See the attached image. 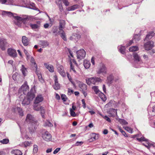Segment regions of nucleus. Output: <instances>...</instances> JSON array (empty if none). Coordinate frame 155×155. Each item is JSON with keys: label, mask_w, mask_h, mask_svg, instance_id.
Instances as JSON below:
<instances>
[{"label": "nucleus", "mask_w": 155, "mask_h": 155, "mask_svg": "<svg viewBox=\"0 0 155 155\" xmlns=\"http://www.w3.org/2000/svg\"><path fill=\"white\" fill-rule=\"evenodd\" d=\"M26 120L27 122H29V129L30 132L31 133L33 132L37 128L38 125V122L30 114H28Z\"/></svg>", "instance_id": "nucleus-1"}, {"label": "nucleus", "mask_w": 155, "mask_h": 155, "mask_svg": "<svg viewBox=\"0 0 155 155\" xmlns=\"http://www.w3.org/2000/svg\"><path fill=\"white\" fill-rule=\"evenodd\" d=\"M133 57L134 61L133 64V66L136 68H139L140 67V64L142 62L138 55L135 53L133 54Z\"/></svg>", "instance_id": "nucleus-2"}, {"label": "nucleus", "mask_w": 155, "mask_h": 155, "mask_svg": "<svg viewBox=\"0 0 155 155\" xmlns=\"http://www.w3.org/2000/svg\"><path fill=\"white\" fill-rule=\"evenodd\" d=\"M86 81L87 84L90 85L91 84H95L97 83L101 82L102 80L99 78L92 77L87 78Z\"/></svg>", "instance_id": "nucleus-3"}, {"label": "nucleus", "mask_w": 155, "mask_h": 155, "mask_svg": "<svg viewBox=\"0 0 155 155\" xmlns=\"http://www.w3.org/2000/svg\"><path fill=\"white\" fill-rule=\"evenodd\" d=\"M9 46V44L7 42V40L4 38L0 39V48L2 51H5L7 47Z\"/></svg>", "instance_id": "nucleus-4"}, {"label": "nucleus", "mask_w": 155, "mask_h": 155, "mask_svg": "<svg viewBox=\"0 0 155 155\" xmlns=\"http://www.w3.org/2000/svg\"><path fill=\"white\" fill-rule=\"evenodd\" d=\"M86 52L83 49H81L77 51L78 59L80 60L84 59L85 56Z\"/></svg>", "instance_id": "nucleus-5"}, {"label": "nucleus", "mask_w": 155, "mask_h": 155, "mask_svg": "<svg viewBox=\"0 0 155 155\" xmlns=\"http://www.w3.org/2000/svg\"><path fill=\"white\" fill-rule=\"evenodd\" d=\"M29 87L27 84V82H25L19 89L18 93H21L22 92L24 94H25L28 91Z\"/></svg>", "instance_id": "nucleus-6"}, {"label": "nucleus", "mask_w": 155, "mask_h": 155, "mask_svg": "<svg viewBox=\"0 0 155 155\" xmlns=\"http://www.w3.org/2000/svg\"><path fill=\"white\" fill-rule=\"evenodd\" d=\"M12 111L15 113L18 112L21 116H22L24 115L22 108L18 106H14L12 109Z\"/></svg>", "instance_id": "nucleus-7"}, {"label": "nucleus", "mask_w": 155, "mask_h": 155, "mask_svg": "<svg viewBox=\"0 0 155 155\" xmlns=\"http://www.w3.org/2000/svg\"><path fill=\"white\" fill-rule=\"evenodd\" d=\"M24 3L25 5L23 7L27 8H28L31 9L36 11H39L38 8H36L35 6V4L32 2H25L24 1Z\"/></svg>", "instance_id": "nucleus-8"}, {"label": "nucleus", "mask_w": 155, "mask_h": 155, "mask_svg": "<svg viewBox=\"0 0 155 155\" xmlns=\"http://www.w3.org/2000/svg\"><path fill=\"white\" fill-rule=\"evenodd\" d=\"M34 109L36 111H40V113L42 117L45 118L44 114L45 113V110L44 108L42 107L38 106L36 105H33Z\"/></svg>", "instance_id": "nucleus-9"}, {"label": "nucleus", "mask_w": 155, "mask_h": 155, "mask_svg": "<svg viewBox=\"0 0 155 155\" xmlns=\"http://www.w3.org/2000/svg\"><path fill=\"white\" fill-rule=\"evenodd\" d=\"M42 138L45 140L49 141L51 140V135L48 132L46 131L42 134Z\"/></svg>", "instance_id": "nucleus-10"}, {"label": "nucleus", "mask_w": 155, "mask_h": 155, "mask_svg": "<svg viewBox=\"0 0 155 155\" xmlns=\"http://www.w3.org/2000/svg\"><path fill=\"white\" fill-rule=\"evenodd\" d=\"M144 47L146 50H150L153 47V42L152 41H148L144 44Z\"/></svg>", "instance_id": "nucleus-11"}, {"label": "nucleus", "mask_w": 155, "mask_h": 155, "mask_svg": "<svg viewBox=\"0 0 155 155\" xmlns=\"http://www.w3.org/2000/svg\"><path fill=\"white\" fill-rule=\"evenodd\" d=\"M54 84L53 85L54 88L55 90H58L60 89V84L58 82V78L56 75L54 76Z\"/></svg>", "instance_id": "nucleus-12"}, {"label": "nucleus", "mask_w": 155, "mask_h": 155, "mask_svg": "<svg viewBox=\"0 0 155 155\" xmlns=\"http://www.w3.org/2000/svg\"><path fill=\"white\" fill-rule=\"evenodd\" d=\"M43 100V98L41 95H38L36 97L34 102V105L38 106V104L41 102Z\"/></svg>", "instance_id": "nucleus-13"}, {"label": "nucleus", "mask_w": 155, "mask_h": 155, "mask_svg": "<svg viewBox=\"0 0 155 155\" xmlns=\"http://www.w3.org/2000/svg\"><path fill=\"white\" fill-rule=\"evenodd\" d=\"M7 52L8 55L12 57L15 58L17 56V53L15 49L9 48L8 49Z\"/></svg>", "instance_id": "nucleus-14"}, {"label": "nucleus", "mask_w": 155, "mask_h": 155, "mask_svg": "<svg viewBox=\"0 0 155 155\" xmlns=\"http://www.w3.org/2000/svg\"><path fill=\"white\" fill-rule=\"evenodd\" d=\"M98 74L102 73V74H105L107 73V68L104 65H103L97 71Z\"/></svg>", "instance_id": "nucleus-15"}, {"label": "nucleus", "mask_w": 155, "mask_h": 155, "mask_svg": "<svg viewBox=\"0 0 155 155\" xmlns=\"http://www.w3.org/2000/svg\"><path fill=\"white\" fill-rule=\"evenodd\" d=\"M78 85L81 91H85L87 89V85L82 82L79 81Z\"/></svg>", "instance_id": "nucleus-16"}, {"label": "nucleus", "mask_w": 155, "mask_h": 155, "mask_svg": "<svg viewBox=\"0 0 155 155\" xmlns=\"http://www.w3.org/2000/svg\"><path fill=\"white\" fill-rule=\"evenodd\" d=\"M140 38L139 37V36L137 35H135L133 38V40H131L130 41L129 43L127 44V46H130L133 42V41H135L136 42L139 41V40H140Z\"/></svg>", "instance_id": "nucleus-17"}, {"label": "nucleus", "mask_w": 155, "mask_h": 155, "mask_svg": "<svg viewBox=\"0 0 155 155\" xmlns=\"http://www.w3.org/2000/svg\"><path fill=\"white\" fill-rule=\"evenodd\" d=\"M70 72L72 74L74 75L77 74V72L75 70L74 66L72 63L71 61L70 62Z\"/></svg>", "instance_id": "nucleus-18"}, {"label": "nucleus", "mask_w": 155, "mask_h": 155, "mask_svg": "<svg viewBox=\"0 0 155 155\" xmlns=\"http://www.w3.org/2000/svg\"><path fill=\"white\" fill-rule=\"evenodd\" d=\"M58 72L63 77H64L66 76V74L64 69V68L62 66H61L58 67Z\"/></svg>", "instance_id": "nucleus-19"}, {"label": "nucleus", "mask_w": 155, "mask_h": 155, "mask_svg": "<svg viewBox=\"0 0 155 155\" xmlns=\"http://www.w3.org/2000/svg\"><path fill=\"white\" fill-rule=\"evenodd\" d=\"M91 138L88 140L89 142L94 141L98 138V135L95 133H92L91 135Z\"/></svg>", "instance_id": "nucleus-20"}, {"label": "nucleus", "mask_w": 155, "mask_h": 155, "mask_svg": "<svg viewBox=\"0 0 155 155\" xmlns=\"http://www.w3.org/2000/svg\"><path fill=\"white\" fill-rule=\"evenodd\" d=\"M35 94L33 93H32L31 92H28L26 97L31 101L35 97Z\"/></svg>", "instance_id": "nucleus-21"}, {"label": "nucleus", "mask_w": 155, "mask_h": 155, "mask_svg": "<svg viewBox=\"0 0 155 155\" xmlns=\"http://www.w3.org/2000/svg\"><path fill=\"white\" fill-rule=\"evenodd\" d=\"M45 67L50 72L54 71L53 66L51 65H49L48 63H45L44 64Z\"/></svg>", "instance_id": "nucleus-22"}, {"label": "nucleus", "mask_w": 155, "mask_h": 155, "mask_svg": "<svg viewBox=\"0 0 155 155\" xmlns=\"http://www.w3.org/2000/svg\"><path fill=\"white\" fill-rule=\"evenodd\" d=\"M22 43L25 46L28 45L29 43L28 38L25 36H23L22 38Z\"/></svg>", "instance_id": "nucleus-23"}, {"label": "nucleus", "mask_w": 155, "mask_h": 155, "mask_svg": "<svg viewBox=\"0 0 155 155\" xmlns=\"http://www.w3.org/2000/svg\"><path fill=\"white\" fill-rule=\"evenodd\" d=\"M109 113L112 117H114L115 115L117 116V110L113 108H111L110 109L109 111Z\"/></svg>", "instance_id": "nucleus-24"}, {"label": "nucleus", "mask_w": 155, "mask_h": 155, "mask_svg": "<svg viewBox=\"0 0 155 155\" xmlns=\"http://www.w3.org/2000/svg\"><path fill=\"white\" fill-rule=\"evenodd\" d=\"M2 14L3 15H6L10 17L13 16L14 18L15 16H14V15H16L15 14H13L10 12H8L5 11H2Z\"/></svg>", "instance_id": "nucleus-25"}, {"label": "nucleus", "mask_w": 155, "mask_h": 155, "mask_svg": "<svg viewBox=\"0 0 155 155\" xmlns=\"http://www.w3.org/2000/svg\"><path fill=\"white\" fill-rule=\"evenodd\" d=\"M0 2L2 4H6L8 5H13V0H0Z\"/></svg>", "instance_id": "nucleus-26"}, {"label": "nucleus", "mask_w": 155, "mask_h": 155, "mask_svg": "<svg viewBox=\"0 0 155 155\" xmlns=\"http://www.w3.org/2000/svg\"><path fill=\"white\" fill-rule=\"evenodd\" d=\"M31 101L28 99L26 97H25L22 101V104L24 106H26L29 104Z\"/></svg>", "instance_id": "nucleus-27"}, {"label": "nucleus", "mask_w": 155, "mask_h": 155, "mask_svg": "<svg viewBox=\"0 0 155 155\" xmlns=\"http://www.w3.org/2000/svg\"><path fill=\"white\" fill-rule=\"evenodd\" d=\"M78 5H75L72 6L68 7L67 10L68 11H71L75 10V9L78 8Z\"/></svg>", "instance_id": "nucleus-28"}, {"label": "nucleus", "mask_w": 155, "mask_h": 155, "mask_svg": "<svg viewBox=\"0 0 155 155\" xmlns=\"http://www.w3.org/2000/svg\"><path fill=\"white\" fill-rule=\"evenodd\" d=\"M154 33L152 31L150 32L147 35L145 39L147 40L151 39L153 36H154Z\"/></svg>", "instance_id": "nucleus-29"}, {"label": "nucleus", "mask_w": 155, "mask_h": 155, "mask_svg": "<svg viewBox=\"0 0 155 155\" xmlns=\"http://www.w3.org/2000/svg\"><path fill=\"white\" fill-rule=\"evenodd\" d=\"M114 76L113 74H110L107 77V80L110 83H112L114 79Z\"/></svg>", "instance_id": "nucleus-30"}, {"label": "nucleus", "mask_w": 155, "mask_h": 155, "mask_svg": "<svg viewBox=\"0 0 155 155\" xmlns=\"http://www.w3.org/2000/svg\"><path fill=\"white\" fill-rule=\"evenodd\" d=\"M118 49L120 52L123 54L125 53V48L124 46L120 45L118 47Z\"/></svg>", "instance_id": "nucleus-31"}, {"label": "nucleus", "mask_w": 155, "mask_h": 155, "mask_svg": "<svg viewBox=\"0 0 155 155\" xmlns=\"http://www.w3.org/2000/svg\"><path fill=\"white\" fill-rule=\"evenodd\" d=\"M84 65L85 68L86 69L88 68L91 65L90 61L86 60H84Z\"/></svg>", "instance_id": "nucleus-32"}, {"label": "nucleus", "mask_w": 155, "mask_h": 155, "mask_svg": "<svg viewBox=\"0 0 155 155\" xmlns=\"http://www.w3.org/2000/svg\"><path fill=\"white\" fill-rule=\"evenodd\" d=\"M59 29L60 31H62V28H64L65 25V22L64 20H62L60 21Z\"/></svg>", "instance_id": "nucleus-33"}, {"label": "nucleus", "mask_w": 155, "mask_h": 155, "mask_svg": "<svg viewBox=\"0 0 155 155\" xmlns=\"http://www.w3.org/2000/svg\"><path fill=\"white\" fill-rule=\"evenodd\" d=\"M21 70L23 75L24 76H26L27 74V71L26 68H25L24 66L23 65H22L21 68Z\"/></svg>", "instance_id": "nucleus-34"}, {"label": "nucleus", "mask_w": 155, "mask_h": 155, "mask_svg": "<svg viewBox=\"0 0 155 155\" xmlns=\"http://www.w3.org/2000/svg\"><path fill=\"white\" fill-rule=\"evenodd\" d=\"M98 94L103 101H105L106 100L107 97L103 93L101 92Z\"/></svg>", "instance_id": "nucleus-35"}, {"label": "nucleus", "mask_w": 155, "mask_h": 155, "mask_svg": "<svg viewBox=\"0 0 155 155\" xmlns=\"http://www.w3.org/2000/svg\"><path fill=\"white\" fill-rule=\"evenodd\" d=\"M60 34L61 38L65 41L67 40V38L65 35L64 32L63 31H59Z\"/></svg>", "instance_id": "nucleus-36"}, {"label": "nucleus", "mask_w": 155, "mask_h": 155, "mask_svg": "<svg viewBox=\"0 0 155 155\" xmlns=\"http://www.w3.org/2000/svg\"><path fill=\"white\" fill-rule=\"evenodd\" d=\"M11 153L14 154L15 155H22V153L19 150H12L11 151Z\"/></svg>", "instance_id": "nucleus-37"}, {"label": "nucleus", "mask_w": 155, "mask_h": 155, "mask_svg": "<svg viewBox=\"0 0 155 155\" xmlns=\"http://www.w3.org/2000/svg\"><path fill=\"white\" fill-rule=\"evenodd\" d=\"M30 26L31 27L32 29H38L40 27V24H29Z\"/></svg>", "instance_id": "nucleus-38"}, {"label": "nucleus", "mask_w": 155, "mask_h": 155, "mask_svg": "<svg viewBox=\"0 0 155 155\" xmlns=\"http://www.w3.org/2000/svg\"><path fill=\"white\" fill-rule=\"evenodd\" d=\"M92 89L94 90L96 94H98L99 93V92H101L98 89V86H93L92 87Z\"/></svg>", "instance_id": "nucleus-39"}, {"label": "nucleus", "mask_w": 155, "mask_h": 155, "mask_svg": "<svg viewBox=\"0 0 155 155\" xmlns=\"http://www.w3.org/2000/svg\"><path fill=\"white\" fill-rule=\"evenodd\" d=\"M138 48L137 46H133L129 48V50L130 51H135L138 50Z\"/></svg>", "instance_id": "nucleus-40"}, {"label": "nucleus", "mask_w": 155, "mask_h": 155, "mask_svg": "<svg viewBox=\"0 0 155 155\" xmlns=\"http://www.w3.org/2000/svg\"><path fill=\"white\" fill-rule=\"evenodd\" d=\"M41 45L43 46V48L46 47L49 45L48 42L46 41H41Z\"/></svg>", "instance_id": "nucleus-41"}, {"label": "nucleus", "mask_w": 155, "mask_h": 155, "mask_svg": "<svg viewBox=\"0 0 155 155\" xmlns=\"http://www.w3.org/2000/svg\"><path fill=\"white\" fill-rule=\"evenodd\" d=\"M115 102L114 100H110V102L106 105V106L109 107H113L114 105Z\"/></svg>", "instance_id": "nucleus-42"}, {"label": "nucleus", "mask_w": 155, "mask_h": 155, "mask_svg": "<svg viewBox=\"0 0 155 155\" xmlns=\"http://www.w3.org/2000/svg\"><path fill=\"white\" fill-rule=\"evenodd\" d=\"M31 63L32 65H33L35 68H37V65L36 63L34 58L32 57L31 59Z\"/></svg>", "instance_id": "nucleus-43"}, {"label": "nucleus", "mask_w": 155, "mask_h": 155, "mask_svg": "<svg viewBox=\"0 0 155 155\" xmlns=\"http://www.w3.org/2000/svg\"><path fill=\"white\" fill-rule=\"evenodd\" d=\"M120 123L122 125H126L128 124V122L125 120L120 119L119 120Z\"/></svg>", "instance_id": "nucleus-44"}, {"label": "nucleus", "mask_w": 155, "mask_h": 155, "mask_svg": "<svg viewBox=\"0 0 155 155\" xmlns=\"http://www.w3.org/2000/svg\"><path fill=\"white\" fill-rule=\"evenodd\" d=\"M100 115L106 120L108 122H111V120L110 118L108 117L106 115H104L101 114Z\"/></svg>", "instance_id": "nucleus-45"}, {"label": "nucleus", "mask_w": 155, "mask_h": 155, "mask_svg": "<svg viewBox=\"0 0 155 155\" xmlns=\"http://www.w3.org/2000/svg\"><path fill=\"white\" fill-rule=\"evenodd\" d=\"M9 140L8 139H4L2 140H0V142L2 144H7L9 142Z\"/></svg>", "instance_id": "nucleus-46"}, {"label": "nucleus", "mask_w": 155, "mask_h": 155, "mask_svg": "<svg viewBox=\"0 0 155 155\" xmlns=\"http://www.w3.org/2000/svg\"><path fill=\"white\" fill-rule=\"evenodd\" d=\"M44 126H45L52 127L53 126V125L49 121H47L45 123Z\"/></svg>", "instance_id": "nucleus-47"}, {"label": "nucleus", "mask_w": 155, "mask_h": 155, "mask_svg": "<svg viewBox=\"0 0 155 155\" xmlns=\"http://www.w3.org/2000/svg\"><path fill=\"white\" fill-rule=\"evenodd\" d=\"M20 130L22 134V138L24 139H27L28 137L27 135L25 133H23L22 132L21 129L20 128Z\"/></svg>", "instance_id": "nucleus-48"}, {"label": "nucleus", "mask_w": 155, "mask_h": 155, "mask_svg": "<svg viewBox=\"0 0 155 155\" xmlns=\"http://www.w3.org/2000/svg\"><path fill=\"white\" fill-rule=\"evenodd\" d=\"M124 128L129 133L131 134L132 133V130L131 128L128 127H124Z\"/></svg>", "instance_id": "nucleus-49"}, {"label": "nucleus", "mask_w": 155, "mask_h": 155, "mask_svg": "<svg viewBox=\"0 0 155 155\" xmlns=\"http://www.w3.org/2000/svg\"><path fill=\"white\" fill-rule=\"evenodd\" d=\"M38 150V147L37 145H34V149L33 152L34 153H37Z\"/></svg>", "instance_id": "nucleus-50"}, {"label": "nucleus", "mask_w": 155, "mask_h": 155, "mask_svg": "<svg viewBox=\"0 0 155 155\" xmlns=\"http://www.w3.org/2000/svg\"><path fill=\"white\" fill-rule=\"evenodd\" d=\"M70 114L73 117L76 116V114L72 109H70Z\"/></svg>", "instance_id": "nucleus-51"}, {"label": "nucleus", "mask_w": 155, "mask_h": 155, "mask_svg": "<svg viewBox=\"0 0 155 155\" xmlns=\"http://www.w3.org/2000/svg\"><path fill=\"white\" fill-rule=\"evenodd\" d=\"M28 20L29 19L27 18H22L21 22H23L24 24H25Z\"/></svg>", "instance_id": "nucleus-52"}, {"label": "nucleus", "mask_w": 155, "mask_h": 155, "mask_svg": "<svg viewBox=\"0 0 155 155\" xmlns=\"http://www.w3.org/2000/svg\"><path fill=\"white\" fill-rule=\"evenodd\" d=\"M28 20L29 19L27 18H22L21 22H23L24 24H25Z\"/></svg>", "instance_id": "nucleus-53"}, {"label": "nucleus", "mask_w": 155, "mask_h": 155, "mask_svg": "<svg viewBox=\"0 0 155 155\" xmlns=\"http://www.w3.org/2000/svg\"><path fill=\"white\" fill-rule=\"evenodd\" d=\"M14 18H15L17 20L18 22H19L20 23L21 22L22 19L21 17L18 16H15Z\"/></svg>", "instance_id": "nucleus-54"}, {"label": "nucleus", "mask_w": 155, "mask_h": 155, "mask_svg": "<svg viewBox=\"0 0 155 155\" xmlns=\"http://www.w3.org/2000/svg\"><path fill=\"white\" fill-rule=\"evenodd\" d=\"M55 2L58 5H59V7H60V9H61V7H62V5L61 4V0H55Z\"/></svg>", "instance_id": "nucleus-55"}, {"label": "nucleus", "mask_w": 155, "mask_h": 155, "mask_svg": "<svg viewBox=\"0 0 155 155\" xmlns=\"http://www.w3.org/2000/svg\"><path fill=\"white\" fill-rule=\"evenodd\" d=\"M137 140L139 141H146L147 140L144 137H141L140 138H137Z\"/></svg>", "instance_id": "nucleus-56"}, {"label": "nucleus", "mask_w": 155, "mask_h": 155, "mask_svg": "<svg viewBox=\"0 0 155 155\" xmlns=\"http://www.w3.org/2000/svg\"><path fill=\"white\" fill-rule=\"evenodd\" d=\"M61 98L64 101H66L67 99V97L64 94H62L61 95Z\"/></svg>", "instance_id": "nucleus-57"}, {"label": "nucleus", "mask_w": 155, "mask_h": 155, "mask_svg": "<svg viewBox=\"0 0 155 155\" xmlns=\"http://www.w3.org/2000/svg\"><path fill=\"white\" fill-rule=\"evenodd\" d=\"M120 78L118 76H117L114 78V80L115 82L118 83L119 82Z\"/></svg>", "instance_id": "nucleus-58"}, {"label": "nucleus", "mask_w": 155, "mask_h": 155, "mask_svg": "<svg viewBox=\"0 0 155 155\" xmlns=\"http://www.w3.org/2000/svg\"><path fill=\"white\" fill-rule=\"evenodd\" d=\"M38 76V79L41 82V83H43V82H44V79L42 78V76L41 74H40V75H39Z\"/></svg>", "instance_id": "nucleus-59"}, {"label": "nucleus", "mask_w": 155, "mask_h": 155, "mask_svg": "<svg viewBox=\"0 0 155 155\" xmlns=\"http://www.w3.org/2000/svg\"><path fill=\"white\" fill-rule=\"evenodd\" d=\"M83 143V142L82 141H77L75 143V145L76 146H81L82 144Z\"/></svg>", "instance_id": "nucleus-60"}, {"label": "nucleus", "mask_w": 155, "mask_h": 155, "mask_svg": "<svg viewBox=\"0 0 155 155\" xmlns=\"http://www.w3.org/2000/svg\"><path fill=\"white\" fill-rule=\"evenodd\" d=\"M62 2L66 6L69 5V2L68 0H62Z\"/></svg>", "instance_id": "nucleus-61"}, {"label": "nucleus", "mask_w": 155, "mask_h": 155, "mask_svg": "<svg viewBox=\"0 0 155 155\" xmlns=\"http://www.w3.org/2000/svg\"><path fill=\"white\" fill-rule=\"evenodd\" d=\"M61 150L60 148H57L53 152V153L54 154H56L58 152Z\"/></svg>", "instance_id": "nucleus-62"}, {"label": "nucleus", "mask_w": 155, "mask_h": 155, "mask_svg": "<svg viewBox=\"0 0 155 155\" xmlns=\"http://www.w3.org/2000/svg\"><path fill=\"white\" fill-rule=\"evenodd\" d=\"M81 102L83 104V107L84 108H86V104L85 103V100L84 99H82L81 100Z\"/></svg>", "instance_id": "nucleus-63"}, {"label": "nucleus", "mask_w": 155, "mask_h": 155, "mask_svg": "<svg viewBox=\"0 0 155 155\" xmlns=\"http://www.w3.org/2000/svg\"><path fill=\"white\" fill-rule=\"evenodd\" d=\"M74 91L73 90L71 89H68V94L69 95H70L71 94L73 93Z\"/></svg>", "instance_id": "nucleus-64"}]
</instances>
